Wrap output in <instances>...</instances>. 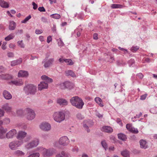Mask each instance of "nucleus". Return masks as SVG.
I'll return each mask as SVG.
<instances>
[{"label": "nucleus", "instance_id": "f257e3e1", "mask_svg": "<svg viewBox=\"0 0 157 157\" xmlns=\"http://www.w3.org/2000/svg\"><path fill=\"white\" fill-rule=\"evenodd\" d=\"M70 102L73 106L79 109H82L84 105L82 100L77 96L72 97L70 99Z\"/></svg>", "mask_w": 157, "mask_h": 157}, {"label": "nucleus", "instance_id": "f03ea898", "mask_svg": "<svg viewBox=\"0 0 157 157\" xmlns=\"http://www.w3.org/2000/svg\"><path fill=\"white\" fill-rule=\"evenodd\" d=\"M24 90L27 95H34L36 92V86L33 84H28L24 87Z\"/></svg>", "mask_w": 157, "mask_h": 157}, {"label": "nucleus", "instance_id": "7ed1b4c3", "mask_svg": "<svg viewBox=\"0 0 157 157\" xmlns=\"http://www.w3.org/2000/svg\"><path fill=\"white\" fill-rule=\"evenodd\" d=\"M66 113V112L64 111L55 112L53 114L54 120L59 123H60L63 121L65 119Z\"/></svg>", "mask_w": 157, "mask_h": 157}, {"label": "nucleus", "instance_id": "20e7f679", "mask_svg": "<svg viewBox=\"0 0 157 157\" xmlns=\"http://www.w3.org/2000/svg\"><path fill=\"white\" fill-rule=\"evenodd\" d=\"M23 143V140H14L9 143V146L11 150H15L17 149Z\"/></svg>", "mask_w": 157, "mask_h": 157}, {"label": "nucleus", "instance_id": "39448f33", "mask_svg": "<svg viewBox=\"0 0 157 157\" xmlns=\"http://www.w3.org/2000/svg\"><path fill=\"white\" fill-rule=\"evenodd\" d=\"M59 86V87L61 89L64 90L67 89L71 90L73 88L74 85L72 83L69 81H66L60 83Z\"/></svg>", "mask_w": 157, "mask_h": 157}, {"label": "nucleus", "instance_id": "423d86ee", "mask_svg": "<svg viewBox=\"0 0 157 157\" xmlns=\"http://www.w3.org/2000/svg\"><path fill=\"white\" fill-rule=\"evenodd\" d=\"M39 140L35 139L28 143L25 146L27 149H30L36 147L39 144Z\"/></svg>", "mask_w": 157, "mask_h": 157}, {"label": "nucleus", "instance_id": "0eeeda50", "mask_svg": "<svg viewBox=\"0 0 157 157\" xmlns=\"http://www.w3.org/2000/svg\"><path fill=\"white\" fill-rule=\"evenodd\" d=\"M40 128L44 131H48L51 129V125L47 122H43L40 125Z\"/></svg>", "mask_w": 157, "mask_h": 157}, {"label": "nucleus", "instance_id": "6e6552de", "mask_svg": "<svg viewBox=\"0 0 157 157\" xmlns=\"http://www.w3.org/2000/svg\"><path fill=\"white\" fill-rule=\"evenodd\" d=\"M26 111L27 113V119L30 120L33 119L35 117V114L34 111L30 108L27 109Z\"/></svg>", "mask_w": 157, "mask_h": 157}, {"label": "nucleus", "instance_id": "1a4fd4ad", "mask_svg": "<svg viewBox=\"0 0 157 157\" xmlns=\"http://www.w3.org/2000/svg\"><path fill=\"white\" fill-rule=\"evenodd\" d=\"M69 142V139L66 136H64L61 137L59 141V144L63 146H67Z\"/></svg>", "mask_w": 157, "mask_h": 157}, {"label": "nucleus", "instance_id": "9d476101", "mask_svg": "<svg viewBox=\"0 0 157 157\" xmlns=\"http://www.w3.org/2000/svg\"><path fill=\"white\" fill-rule=\"evenodd\" d=\"M56 103L61 106H65L68 105V101L66 99L62 98H58L56 100Z\"/></svg>", "mask_w": 157, "mask_h": 157}, {"label": "nucleus", "instance_id": "9b49d317", "mask_svg": "<svg viewBox=\"0 0 157 157\" xmlns=\"http://www.w3.org/2000/svg\"><path fill=\"white\" fill-rule=\"evenodd\" d=\"M17 133V131L15 129H12L10 131L6 134V137L8 139L13 138Z\"/></svg>", "mask_w": 157, "mask_h": 157}, {"label": "nucleus", "instance_id": "f8f14e48", "mask_svg": "<svg viewBox=\"0 0 157 157\" xmlns=\"http://www.w3.org/2000/svg\"><path fill=\"white\" fill-rule=\"evenodd\" d=\"M27 134L26 132L22 131H20L18 133L17 138L20 140H22L26 136Z\"/></svg>", "mask_w": 157, "mask_h": 157}, {"label": "nucleus", "instance_id": "ddd939ff", "mask_svg": "<svg viewBox=\"0 0 157 157\" xmlns=\"http://www.w3.org/2000/svg\"><path fill=\"white\" fill-rule=\"evenodd\" d=\"M46 60L45 59H44L42 62V63H44V67L45 68L48 67L50 66L54 61V59L53 58L50 59L46 61Z\"/></svg>", "mask_w": 157, "mask_h": 157}, {"label": "nucleus", "instance_id": "4468645a", "mask_svg": "<svg viewBox=\"0 0 157 157\" xmlns=\"http://www.w3.org/2000/svg\"><path fill=\"white\" fill-rule=\"evenodd\" d=\"M101 130L107 133H111L113 132V129L109 126H104L102 127Z\"/></svg>", "mask_w": 157, "mask_h": 157}, {"label": "nucleus", "instance_id": "2eb2a0df", "mask_svg": "<svg viewBox=\"0 0 157 157\" xmlns=\"http://www.w3.org/2000/svg\"><path fill=\"white\" fill-rule=\"evenodd\" d=\"M48 86V85L47 83L45 82H42L38 85V89L39 90H41L47 88Z\"/></svg>", "mask_w": 157, "mask_h": 157}, {"label": "nucleus", "instance_id": "dca6fc26", "mask_svg": "<svg viewBox=\"0 0 157 157\" xmlns=\"http://www.w3.org/2000/svg\"><path fill=\"white\" fill-rule=\"evenodd\" d=\"M43 155L45 157L50 156L52 154V151L50 149L44 148L43 151L42 152Z\"/></svg>", "mask_w": 157, "mask_h": 157}, {"label": "nucleus", "instance_id": "f3484780", "mask_svg": "<svg viewBox=\"0 0 157 157\" xmlns=\"http://www.w3.org/2000/svg\"><path fill=\"white\" fill-rule=\"evenodd\" d=\"M139 142L140 147L141 148L145 149L148 147L147 142L146 140L142 139L140 140Z\"/></svg>", "mask_w": 157, "mask_h": 157}, {"label": "nucleus", "instance_id": "a211bd4d", "mask_svg": "<svg viewBox=\"0 0 157 157\" xmlns=\"http://www.w3.org/2000/svg\"><path fill=\"white\" fill-rule=\"evenodd\" d=\"M29 74L27 71L24 70L20 71L18 73V76L20 77H26Z\"/></svg>", "mask_w": 157, "mask_h": 157}, {"label": "nucleus", "instance_id": "6ab92c4d", "mask_svg": "<svg viewBox=\"0 0 157 157\" xmlns=\"http://www.w3.org/2000/svg\"><path fill=\"white\" fill-rule=\"evenodd\" d=\"M3 94L4 98L7 100H9L12 98V95L8 91L5 90L3 91Z\"/></svg>", "mask_w": 157, "mask_h": 157}, {"label": "nucleus", "instance_id": "aec40b11", "mask_svg": "<svg viewBox=\"0 0 157 157\" xmlns=\"http://www.w3.org/2000/svg\"><path fill=\"white\" fill-rule=\"evenodd\" d=\"M70 154L64 151H62L61 152L57 154L56 155V157H70Z\"/></svg>", "mask_w": 157, "mask_h": 157}, {"label": "nucleus", "instance_id": "412c9836", "mask_svg": "<svg viewBox=\"0 0 157 157\" xmlns=\"http://www.w3.org/2000/svg\"><path fill=\"white\" fill-rule=\"evenodd\" d=\"M2 109L7 112H10L11 111L12 108L7 103H5L2 106Z\"/></svg>", "mask_w": 157, "mask_h": 157}, {"label": "nucleus", "instance_id": "4be33fe9", "mask_svg": "<svg viewBox=\"0 0 157 157\" xmlns=\"http://www.w3.org/2000/svg\"><path fill=\"white\" fill-rule=\"evenodd\" d=\"M22 62V59L20 58L16 60H13L11 62V65L12 66H14L16 65L19 64L21 63Z\"/></svg>", "mask_w": 157, "mask_h": 157}, {"label": "nucleus", "instance_id": "5701e85b", "mask_svg": "<svg viewBox=\"0 0 157 157\" xmlns=\"http://www.w3.org/2000/svg\"><path fill=\"white\" fill-rule=\"evenodd\" d=\"M12 78V76L9 74L0 75V78L3 80L10 79Z\"/></svg>", "mask_w": 157, "mask_h": 157}, {"label": "nucleus", "instance_id": "b1692460", "mask_svg": "<svg viewBox=\"0 0 157 157\" xmlns=\"http://www.w3.org/2000/svg\"><path fill=\"white\" fill-rule=\"evenodd\" d=\"M7 131L6 129H4L2 127H0V139H2L4 138V134Z\"/></svg>", "mask_w": 157, "mask_h": 157}, {"label": "nucleus", "instance_id": "393cba45", "mask_svg": "<svg viewBox=\"0 0 157 157\" xmlns=\"http://www.w3.org/2000/svg\"><path fill=\"white\" fill-rule=\"evenodd\" d=\"M0 6L3 8H7L9 7L8 3L3 0H0Z\"/></svg>", "mask_w": 157, "mask_h": 157}, {"label": "nucleus", "instance_id": "a878e982", "mask_svg": "<svg viewBox=\"0 0 157 157\" xmlns=\"http://www.w3.org/2000/svg\"><path fill=\"white\" fill-rule=\"evenodd\" d=\"M66 75L67 76H70L73 77H76L75 74L71 70H68L65 71Z\"/></svg>", "mask_w": 157, "mask_h": 157}, {"label": "nucleus", "instance_id": "bb28decb", "mask_svg": "<svg viewBox=\"0 0 157 157\" xmlns=\"http://www.w3.org/2000/svg\"><path fill=\"white\" fill-rule=\"evenodd\" d=\"M41 78L43 80H45L47 82H53V80L51 78L48 77L45 75H43L41 77Z\"/></svg>", "mask_w": 157, "mask_h": 157}, {"label": "nucleus", "instance_id": "cd10ccee", "mask_svg": "<svg viewBox=\"0 0 157 157\" xmlns=\"http://www.w3.org/2000/svg\"><path fill=\"white\" fill-rule=\"evenodd\" d=\"M118 139L123 141H125L127 139L126 135L122 133L118 134Z\"/></svg>", "mask_w": 157, "mask_h": 157}, {"label": "nucleus", "instance_id": "c85d7f7f", "mask_svg": "<svg viewBox=\"0 0 157 157\" xmlns=\"http://www.w3.org/2000/svg\"><path fill=\"white\" fill-rule=\"evenodd\" d=\"M11 82L13 84L17 86H21L23 84V82L21 80L12 81Z\"/></svg>", "mask_w": 157, "mask_h": 157}, {"label": "nucleus", "instance_id": "c756f323", "mask_svg": "<svg viewBox=\"0 0 157 157\" xmlns=\"http://www.w3.org/2000/svg\"><path fill=\"white\" fill-rule=\"evenodd\" d=\"M16 25V23L13 21L10 22L9 29L10 30H13L15 29Z\"/></svg>", "mask_w": 157, "mask_h": 157}, {"label": "nucleus", "instance_id": "7c9ffc66", "mask_svg": "<svg viewBox=\"0 0 157 157\" xmlns=\"http://www.w3.org/2000/svg\"><path fill=\"white\" fill-rule=\"evenodd\" d=\"M95 101L101 107H103L104 106V105L102 102V100L100 98H95Z\"/></svg>", "mask_w": 157, "mask_h": 157}, {"label": "nucleus", "instance_id": "2f4dec72", "mask_svg": "<svg viewBox=\"0 0 157 157\" xmlns=\"http://www.w3.org/2000/svg\"><path fill=\"white\" fill-rule=\"evenodd\" d=\"M111 7L112 9L121 8L123 6L119 4H113L111 5Z\"/></svg>", "mask_w": 157, "mask_h": 157}, {"label": "nucleus", "instance_id": "473e14b6", "mask_svg": "<svg viewBox=\"0 0 157 157\" xmlns=\"http://www.w3.org/2000/svg\"><path fill=\"white\" fill-rule=\"evenodd\" d=\"M14 37V34L11 33L9 35L6 37L5 38V40L6 41H9L10 40L13 39Z\"/></svg>", "mask_w": 157, "mask_h": 157}, {"label": "nucleus", "instance_id": "72a5a7b5", "mask_svg": "<svg viewBox=\"0 0 157 157\" xmlns=\"http://www.w3.org/2000/svg\"><path fill=\"white\" fill-rule=\"evenodd\" d=\"M50 17L52 18H54L55 19H59L61 17L60 15L57 13H55L51 14L50 15Z\"/></svg>", "mask_w": 157, "mask_h": 157}, {"label": "nucleus", "instance_id": "f704fd0d", "mask_svg": "<svg viewBox=\"0 0 157 157\" xmlns=\"http://www.w3.org/2000/svg\"><path fill=\"white\" fill-rule=\"evenodd\" d=\"M121 154L124 157H129L128 152L126 150L122 151Z\"/></svg>", "mask_w": 157, "mask_h": 157}, {"label": "nucleus", "instance_id": "c9c22d12", "mask_svg": "<svg viewBox=\"0 0 157 157\" xmlns=\"http://www.w3.org/2000/svg\"><path fill=\"white\" fill-rule=\"evenodd\" d=\"M14 154L17 156H22L24 155L25 153L22 151L18 150L15 151Z\"/></svg>", "mask_w": 157, "mask_h": 157}, {"label": "nucleus", "instance_id": "e433bc0d", "mask_svg": "<svg viewBox=\"0 0 157 157\" xmlns=\"http://www.w3.org/2000/svg\"><path fill=\"white\" fill-rule=\"evenodd\" d=\"M84 123V122L83 123V127H84L85 130L87 131L88 132H89L90 131V130L89 128L88 125H89L88 124V123L87 122V124H85Z\"/></svg>", "mask_w": 157, "mask_h": 157}, {"label": "nucleus", "instance_id": "4c0bfd02", "mask_svg": "<svg viewBox=\"0 0 157 157\" xmlns=\"http://www.w3.org/2000/svg\"><path fill=\"white\" fill-rule=\"evenodd\" d=\"M64 61L65 63H67V64L69 65H72L74 63L71 59H64Z\"/></svg>", "mask_w": 157, "mask_h": 157}, {"label": "nucleus", "instance_id": "58836bf2", "mask_svg": "<svg viewBox=\"0 0 157 157\" xmlns=\"http://www.w3.org/2000/svg\"><path fill=\"white\" fill-rule=\"evenodd\" d=\"M31 17L30 15H29L26 17L24 20L21 21V23H25L28 21Z\"/></svg>", "mask_w": 157, "mask_h": 157}, {"label": "nucleus", "instance_id": "ea45409f", "mask_svg": "<svg viewBox=\"0 0 157 157\" xmlns=\"http://www.w3.org/2000/svg\"><path fill=\"white\" fill-rule=\"evenodd\" d=\"M40 154L38 152L30 154L28 157H39Z\"/></svg>", "mask_w": 157, "mask_h": 157}, {"label": "nucleus", "instance_id": "a19ab883", "mask_svg": "<svg viewBox=\"0 0 157 157\" xmlns=\"http://www.w3.org/2000/svg\"><path fill=\"white\" fill-rule=\"evenodd\" d=\"M76 117L79 120H82L84 118V116L80 113H78L76 115Z\"/></svg>", "mask_w": 157, "mask_h": 157}, {"label": "nucleus", "instance_id": "79ce46f5", "mask_svg": "<svg viewBox=\"0 0 157 157\" xmlns=\"http://www.w3.org/2000/svg\"><path fill=\"white\" fill-rule=\"evenodd\" d=\"M139 48V47L138 46H133L131 48V51L133 52H136Z\"/></svg>", "mask_w": 157, "mask_h": 157}, {"label": "nucleus", "instance_id": "37998d69", "mask_svg": "<svg viewBox=\"0 0 157 157\" xmlns=\"http://www.w3.org/2000/svg\"><path fill=\"white\" fill-rule=\"evenodd\" d=\"M130 132L134 134H137L138 132V131L137 128L132 127L130 131Z\"/></svg>", "mask_w": 157, "mask_h": 157}, {"label": "nucleus", "instance_id": "c03bdc74", "mask_svg": "<svg viewBox=\"0 0 157 157\" xmlns=\"http://www.w3.org/2000/svg\"><path fill=\"white\" fill-rule=\"evenodd\" d=\"M101 144L102 146L105 150L107 148V146L106 143L105 141H103L101 142Z\"/></svg>", "mask_w": 157, "mask_h": 157}, {"label": "nucleus", "instance_id": "a18cd8bd", "mask_svg": "<svg viewBox=\"0 0 157 157\" xmlns=\"http://www.w3.org/2000/svg\"><path fill=\"white\" fill-rule=\"evenodd\" d=\"M116 64L118 66H120L121 65H123L125 64V63H123L122 61H121L119 60L117 61Z\"/></svg>", "mask_w": 157, "mask_h": 157}, {"label": "nucleus", "instance_id": "49530a36", "mask_svg": "<svg viewBox=\"0 0 157 157\" xmlns=\"http://www.w3.org/2000/svg\"><path fill=\"white\" fill-rule=\"evenodd\" d=\"M18 45L20 46L21 47L24 48L25 46L23 43L22 42V40L19 41L17 42Z\"/></svg>", "mask_w": 157, "mask_h": 157}, {"label": "nucleus", "instance_id": "de8ad7c7", "mask_svg": "<svg viewBox=\"0 0 157 157\" xmlns=\"http://www.w3.org/2000/svg\"><path fill=\"white\" fill-rule=\"evenodd\" d=\"M58 45L59 46H62L64 45V43L61 39H59L58 40Z\"/></svg>", "mask_w": 157, "mask_h": 157}, {"label": "nucleus", "instance_id": "09e8293b", "mask_svg": "<svg viewBox=\"0 0 157 157\" xmlns=\"http://www.w3.org/2000/svg\"><path fill=\"white\" fill-rule=\"evenodd\" d=\"M44 148L42 147H37L36 149V151H39V152H43L44 150Z\"/></svg>", "mask_w": 157, "mask_h": 157}, {"label": "nucleus", "instance_id": "8fccbe9b", "mask_svg": "<svg viewBox=\"0 0 157 157\" xmlns=\"http://www.w3.org/2000/svg\"><path fill=\"white\" fill-rule=\"evenodd\" d=\"M132 128V126L129 124H127L126 125V128L129 131H130Z\"/></svg>", "mask_w": 157, "mask_h": 157}, {"label": "nucleus", "instance_id": "3c124183", "mask_svg": "<svg viewBox=\"0 0 157 157\" xmlns=\"http://www.w3.org/2000/svg\"><path fill=\"white\" fill-rule=\"evenodd\" d=\"M38 10L41 12H45L46 11L45 9L43 6L39 7Z\"/></svg>", "mask_w": 157, "mask_h": 157}, {"label": "nucleus", "instance_id": "603ef678", "mask_svg": "<svg viewBox=\"0 0 157 157\" xmlns=\"http://www.w3.org/2000/svg\"><path fill=\"white\" fill-rule=\"evenodd\" d=\"M147 95V94H145L144 95H141L140 96V99L141 100H144L146 99V98Z\"/></svg>", "mask_w": 157, "mask_h": 157}, {"label": "nucleus", "instance_id": "864d4df0", "mask_svg": "<svg viewBox=\"0 0 157 157\" xmlns=\"http://www.w3.org/2000/svg\"><path fill=\"white\" fill-rule=\"evenodd\" d=\"M142 115V113L140 112V114L139 115H136V116H135L134 118H132V120L133 121H134V120H133V119L134 118H139Z\"/></svg>", "mask_w": 157, "mask_h": 157}, {"label": "nucleus", "instance_id": "5fc2aeb1", "mask_svg": "<svg viewBox=\"0 0 157 157\" xmlns=\"http://www.w3.org/2000/svg\"><path fill=\"white\" fill-rule=\"evenodd\" d=\"M32 5L33 6V8L34 10H35L37 9L38 7V6L36 4L35 2H32Z\"/></svg>", "mask_w": 157, "mask_h": 157}, {"label": "nucleus", "instance_id": "6e6d98bb", "mask_svg": "<svg viewBox=\"0 0 157 157\" xmlns=\"http://www.w3.org/2000/svg\"><path fill=\"white\" fill-rule=\"evenodd\" d=\"M43 32L42 30H39L38 29H36L35 30V33L37 34H39L42 33Z\"/></svg>", "mask_w": 157, "mask_h": 157}, {"label": "nucleus", "instance_id": "4d7b16f0", "mask_svg": "<svg viewBox=\"0 0 157 157\" xmlns=\"http://www.w3.org/2000/svg\"><path fill=\"white\" fill-rule=\"evenodd\" d=\"M117 122L121 126L122 125V123L121 122V120L119 118H117L116 120Z\"/></svg>", "mask_w": 157, "mask_h": 157}, {"label": "nucleus", "instance_id": "13d9d810", "mask_svg": "<svg viewBox=\"0 0 157 157\" xmlns=\"http://www.w3.org/2000/svg\"><path fill=\"white\" fill-rule=\"evenodd\" d=\"M41 21L44 23H47L48 21L47 19L44 17H41Z\"/></svg>", "mask_w": 157, "mask_h": 157}, {"label": "nucleus", "instance_id": "bf43d9fd", "mask_svg": "<svg viewBox=\"0 0 157 157\" xmlns=\"http://www.w3.org/2000/svg\"><path fill=\"white\" fill-rule=\"evenodd\" d=\"M7 55L9 57H13L14 56V54L12 52H9Z\"/></svg>", "mask_w": 157, "mask_h": 157}, {"label": "nucleus", "instance_id": "052dcab7", "mask_svg": "<svg viewBox=\"0 0 157 157\" xmlns=\"http://www.w3.org/2000/svg\"><path fill=\"white\" fill-rule=\"evenodd\" d=\"M118 48L120 49V50L124 52V54H126L128 52V51H127V49H125L123 48H121L120 47H119Z\"/></svg>", "mask_w": 157, "mask_h": 157}, {"label": "nucleus", "instance_id": "680f3d73", "mask_svg": "<svg viewBox=\"0 0 157 157\" xmlns=\"http://www.w3.org/2000/svg\"><path fill=\"white\" fill-rule=\"evenodd\" d=\"M6 42H3V44L2 46V48L3 50H5L6 48Z\"/></svg>", "mask_w": 157, "mask_h": 157}, {"label": "nucleus", "instance_id": "e2e57ef3", "mask_svg": "<svg viewBox=\"0 0 157 157\" xmlns=\"http://www.w3.org/2000/svg\"><path fill=\"white\" fill-rule=\"evenodd\" d=\"M137 76L140 78L142 79L144 75L142 73H139L137 75Z\"/></svg>", "mask_w": 157, "mask_h": 157}, {"label": "nucleus", "instance_id": "0e129e2a", "mask_svg": "<svg viewBox=\"0 0 157 157\" xmlns=\"http://www.w3.org/2000/svg\"><path fill=\"white\" fill-rule=\"evenodd\" d=\"M52 38L51 36H49L47 37V43H49L51 41H52Z\"/></svg>", "mask_w": 157, "mask_h": 157}, {"label": "nucleus", "instance_id": "69168bd1", "mask_svg": "<svg viewBox=\"0 0 157 157\" xmlns=\"http://www.w3.org/2000/svg\"><path fill=\"white\" fill-rule=\"evenodd\" d=\"M4 112L0 109V117L4 116Z\"/></svg>", "mask_w": 157, "mask_h": 157}, {"label": "nucleus", "instance_id": "338daca9", "mask_svg": "<svg viewBox=\"0 0 157 157\" xmlns=\"http://www.w3.org/2000/svg\"><path fill=\"white\" fill-rule=\"evenodd\" d=\"M52 30L53 32H54L56 31V25H53V27L52 28Z\"/></svg>", "mask_w": 157, "mask_h": 157}, {"label": "nucleus", "instance_id": "774afa93", "mask_svg": "<svg viewBox=\"0 0 157 157\" xmlns=\"http://www.w3.org/2000/svg\"><path fill=\"white\" fill-rule=\"evenodd\" d=\"M98 34L97 33H94L93 36V39L94 40H97L98 39Z\"/></svg>", "mask_w": 157, "mask_h": 157}]
</instances>
